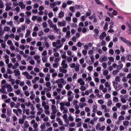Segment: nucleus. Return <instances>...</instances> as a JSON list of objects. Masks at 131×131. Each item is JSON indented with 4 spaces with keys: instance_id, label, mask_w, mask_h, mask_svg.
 I'll use <instances>...</instances> for the list:
<instances>
[{
    "instance_id": "423d86ee",
    "label": "nucleus",
    "mask_w": 131,
    "mask_h": 131,
    "mask_svg": "<svg viewBox=\"0 0 131 131\" xmlns=\"http://www.w3.org/2000/svg\"><path fill=\"white\" fill-rule=\"evenodd\" d=\"M122 67H123V64L122 63H121L120 64H119L117 66V70L119 71V70H121L122 69Z\"/></svg>"
},
{
    "instance_id": "c9c22d12",
    "label": "nucleus",
    "mask_w": 131,
    "mask_h": 131,
    "mask_svg": "<svg viewBox=\"0 0 131 131\" xmlns=\"http://www.w3.org/2000/svg\"><path fill=\"white\" fill-rule=\"evenodd\" d=\"M16 103H15V102H11L10 103V107L11 108H13V107H14V106H15Z\"/></svg>"
},
{
    "instance_id": "680f3d73",
    "label": "nucleus",
    "mask_w": 131,
    "mask_h": 131,
    "mask_svg": "<svg viewBox=\"0 0 131 131\" xmlns=\"http://www.w3.org/2000/svg\"><path fill=\"white\" fill-rule=\"evenodd\" d=\"M112 105V101L111 100H109L108 102H107V106H110Z\"/></svg>"
},
{
    "instance_id": "20e7f679",
    "label": "nucleus",
    "mask_w": 131,
    "mask_h": 131,
    "mask_svg": "<svg viewBox=\"0 0 131 131\" xmlns=\"http://www.w3.org/2000/svg\"><path fill=\"white\" fill-rule=\"evenodd\" d=\"M5 86L6 87V89L9 90V92H13V89H12V85H11V84H6Z\"/></svg>"
},
{
    "instance_id": "13d9d810",
    "label": "nucleus",
    "mask_w": 131,
    "mask_h": 131,
    "mask_svg": "<svg viewBox=\"0 0 131 131\" xmlns=\"http://www.w3.org/2000/svg\"><path fill=\"white\" fill-rule=\"evenodd\" d=\"M122 109L123 110H125L127 109V105H122Z\"/></svg>"
},
{
    "instance_id": "338daca9",
    "label": "nucleus",
    "mask_w": 131,
    "mask_h": 131,
    "mask_svg": "<svg viewBox=\"0 0 131 131\" xmlns=\"http://www.w3.org/2000/svg\"><path fill=\"white\" fill-rule=\"evenodd\" d=\"M124 119V116H121L119 117V120H123Z\"/></svg>"
},
{
    "instance_id": "4c0bfd02",
    "label": "nucleus",
    "mask_w": 131,
    "mask_h": 131,
    "mask_svg": "<svg viewBox=\"0 0 131 131\" xmlns=\"http://www.w3.org/2000/svg\"><path fill=\"white\" fill-rule=\"evenodd\" d=\"M98 103L100 104V105H103L104 104V101L103 100H98Z\"/></svg>"
},
{
    "instance_id": "bf43d9fd",
    "label": "nucleus",
    "mask_w": 131,
    "mask_h": 131,
    "mask_svg": "<svg viewBox=\"0 0 131 131\" xmlns=\"http://www.w3.org/2000/svg\"><path fill=\"white\" fill-rule=\"evenodd\" d=\"M99 121L100 122H103V121H105V118L104 117H101L100 119H99Z\"/></svg>"
},
{
    "instance_id": "f257e3e1",
    "label": "nucleus",
    "mask_w": 131,
    "mask_h": 131,
    "mask_svg": "<svg viewBox=\"0 0 131 131\" xmlns=\"http://www.w3.org/2000/svg\"><path fill=\"white\" fill-rule=\"evenodd\" d=\"M115 80L117 82H115V81H113V84L114 89H115V90L116 91H118V88H117V84H118V82H120V77L119 76H117L116 77Z\"/></svg>"
},
{
    "instance_id": "5701e85b",
    "label": "nucleus",
    "mask_w": 131,
    "mask_h": 131,
    "mask_svg": "<svg viewBox=\"0 0 131 131\" xmlns=\"http://www.w3.org/2000/svg\"><path fill=\"white\" fill-rule=\"evenodd\" d=\"M119 72V71H118V70H116L113 71V75H116V74H117V73H118Z\"/></svg>"
},
{
    "instance_id": "de8ad7c7",
    "label": "nucleus",
    "mask_w": 131,
    "mask_h": 131,
    "mask_svg": "<svg viewBox=\"0 0 131 131\" xmlns=\"http://www.w3.org/2000/svg\"><path fill=\"white\" fill-rule=\"evenodd\" d=\"M15 93L17 95H21V91H20V90H17L16 91H15Z\"/></svg>"
},
{
    "instance_id": "603ef678",
    "label": "nucleus",
    "mask_w": 131,
    "mask_h": 131,
    "mask_svg": "<svg viewBox=\"0 0 131 131\" xmlns=\"http://www.w3.org/2000/svg\"><path fill=\"white\" fill-rule=\"evenodd\" d=\"M48 16H49V18H52V17H53V16H54V14H53V12H49L48 13Z\"/></svg>"
},
{
    "instance_id": "a878e982",
    "label": "nucleus",
    "mask_w": 131,
    "mask_h": 131,
    "mask_svg": "<svg viewBox=\"0 0 131 131\" xmlns=\"http://www.w3.org/2000/svg\"><path fill=\"white\" fill-rule=\"evenodd\" d=\"M120 38L121 39V40H122V41H123L124 42H125V43L126 42V41H127V40L126 39H125V38L123 37H120Z\"/></svg>"
},
{
    "instance_id": "f704fd0d",
    "label": "nucleus",
    "mask_w": 131,
    "mask_h": 131,
    "mask_svg": "<svg viewBox=\"0 0 131 131\" xmlns=\"http://www.w3.org/2000/svg\"><path fill=\"white\" fill-rule=\"evenodd\" d=\"M30 98L31 100H34V98H35V94H32L30 96Z\"/></svg>"
},
{
    "instance_id": "e2e57ef3",
    "label": "nucleus",
    "mask_w": 131,
    "mask_h": 131,
    "mask_svg": "<svg viewBox=\"0 0 131 131\" xmlns=\"http://www.w3.org/2000/svg\"><path fill=\"white\" fill-rule=\"evenodd\" d=\"M16 58H17V60H19V61H21V55L18 54L16 56Z\"/></svg>"
},
{
    "instance_id": "b1692460",
    "label": "nucleus",
    "mask_w": 131,
    "mask_h": 131,
    "mask_svg": "<svg viewBox=\"0 0 131 131\" xmlns=\"http://www.w3.org/2000/svg\"><path fill=\"white\" fill-rule=\"evenodd\" d=\"M105 99H110L111 98V95L110 94H106L105 95Z\"/></svg>"
},
{
    "instance_id": "0e129e2a",
    "label": "nucleus",
    "mask_w": 131,
    "mask_h": 131,
    "mask_svg": "<svg viewBox=\"0 0 131 131\" xmlns=\"http://www.w3.org/2000/svg\"><path fill=\"white\" fill-rule=\"evenodd\" d=\"M113 47V42L111 41L108 45V48H112Z\"/></svg>"
},
{
    "instance_id": "f3484780",
    "label": "nucleus",
    "mask_w": 131,
    "mask_h": 131,
    "mask_svg": "<svg viewBox=\"0 0 131 131\" xmlns=\"http://www.w3.org/2000/svg\"><path fill=\"white\" fill-rule=\"evenodd\" d=\"M109 73V71L108 70H105L103 72V74L104 76L108 75V74Z\"/></svg>"
},
{
    "instance_id": "6e6d98bb",
    "label": "nucleus",
    "mask_w": 131,
    "mask_h": 131,
    "mask_svg": "<svg viewBox=\"0 0 131 131\" xmlns=\"http://www.w3.org/2000/svg\"><path fill=\"white\" fill-rule=\"evenodd\" d=\"M75 66H76V65L75 64V63H73L71 64L70 68H75Z\"/></svg>"
},
{
    "instance_id": "c85d7f7f",
    "label": "nucleus",
    "mask_w": 131,
    "mask_h": 131,
    "mask_svg": "<svg viewBox=\"0 0 131 131\" xmlns=\"http://www.w3.org/2000/svg\"><path fill=\"white\" fill-rule=\"evenodd\" d=\"M125 43H126V45L127 46H128V47H130L131 48V42H130L129 40H127L126 41Z\"/></svg>"
},
{
    "instance_id": "e433bc0d",
    "label": "nucleus",
    "mask_w": 131,
    "mask_h": 131,
    "mask_svg": "<svg viewBox=\"0 0 131 131\" xmlns=\"http://www.w3.org/2000/svg\"><path fill=\"white\" fill-rule=\"evenodd\" d=\"M29 73H28V72H27V71L22 73V75H25V76H26V77H27V76H28V75H29Z\"/></svg>"
},
{
    "instance_id": "6e6552de",
    "label": "nucleus",
    "mask_w": 131,
    "mask_h": 131,
    "mask_svg": "<svg viewBox=\"0 0 131 131\" xmlns=\"http://www.w3.org/2000/svg\"><path fill=\"white\" fill-rule=\"evenodd\" d=\"M59 71L62 73H67V70L63 69L61 67L59 68Z\"/></svg>"
},
{
    "instance_id": "a211bd4d",
    "label": "nucleus",
    "mask_w": 131,
    "mask_h": 131,
    "mask_svg": "<svg viewBox=\"0 0 131 131\" xmlns=\"http://www.w3.org/2000/svg\"><path fill=\"white\" fill-rule=\"evenodd\" d=\"M108 30V23H105V24L104 27V30Z\"/></svg>"
},
{
    "instance_id": "1a4fd4ad",
    "label": "nucleus",
    "mask_w": 131,
    "mask_h": 131,
    "mask_svg": "<svg viewBox=\"0 0 131 131\" xmlns=\"http://www.w3.org/2000/svg\"><path fill=\"white\" fill-rule=\"evenodd\" d=\"M75 8L76 10H80V9H82L83 8V6L82 5H76L75 6Z\"/></svg>"
},
{
    "instance_id": "3c124183",
    "label": "nucleus",
    "mask_w": 131,
    "mask_h": 131,
    "mask_svg": "<svg viewBox=\"0 0 131 131\" xmlns=\"http://www.w3.org/2000/svg\"><path fill=\"white\" fill-rule=\"evenodd\" d=\"M93 69V66H91L88 67V70H89V71H92Z\"/></svg>"
},
{
    "instance_id": "aec40b11",
    "label": "nucleus",
    "mask_w": 131,
    "mask_h": 131,
    "mask_svg": "<svg viewBox=\"0 0 131 131\" xmlns=\"http://www.w3.org/2000/svg\"><path fill=\"white\" fill-rule=\"evenodd\" d=\"M66 21H68V22H70L71 21V16H67L66 17Z\"/></svg>"
},
{
    "instance_id": "c756f323",
    "label": "nucleus",
    "mask_w": 131,
    "mask_h": 131,
    "mask_svg": "<svg viewBox=\"0 0 131 131\" xmlns=\"http://www.w3.org/2000/svg\"><path fill=\"white\" fill-rule=\"evenodd\" d=\"M121 60L122 62H125V56L123 55L122 57H121Z\"/></svg>"
},
{
    "instance_id": "4d7b16f0",
    "label": "nucleus",
    "mask_w": 131,
    "mask_h": 131,
    "mask_svg": "<svg viewBox=\"0 0 131 131\" xmlns=\"http://www.w3.org/2000/svg\"><path fill=\"white\" fill-rule=\"evenodd\" d=\"M62 47H63V43H61V44H60V45H59V46H57L56 47V49H61V48H62Z\"/></svg>"
},
{
    "instance_id": "79ce46f5",
    "label": "nucleus",
    "mask_w": 131,
    "mask_h": 131,
    "mask_svg": "<svg viewBox=\"0 0 131 131\" xmlns=\"http://www.w3.org/2000/svg\"><path fill=\"white\" fill-rule=\"evenodd\" d=\"M25 95L26 97H29V95H30V94L29 93V92L26 91H25Z\"/></svg>"
},
{
    "instance_id": "2f4dec72",
    "label": "nucleus",
    "mask_w": 131,
    "mask_h": 131,
    "mask_svg": "<svg viewBox=\"0 0 131 131\" xmlns=\"http://www.w3.org/2000/svg\"><path fill=\"white\" fill-rule=\"evenodd\" d=\"M42 27L43 28H47V27H48V24H47L46 22L43 23Z\"/></svg>"
},
{
    "instance_id": "473e14b6",
    "label": "nucleus",
    "mask_w": 131,
    "mask_h": 131,
    "mask_svg": "<svg viewBox=\"0 0 131 131\" xmlns=\"http://www.w3.org/2000/svg\"><path fill=\"white\" fill-rule=\"evenodd\" d=\"M102 67H103V68L104 69H105V68H107V63L103 62L102 63Z\"/></svg>"
},
{
    "instance_id": "2eb2a0df",
    "label": "nucleus",
    "mask_w": 131,
    "mask_h": 131,
    "mask_svg": "<svg viewBox=\"0 0 131 131\" xmlns=\"http://www.w3.org/2000/svg\"><path fill=\"white\" fill-rule=\"evenodd\" d=\"M95 2L97 5H100L101 6H104V4L101 3L100 0H95Z\"/></svg>"
},
{
    "instance_id": "393cba45",
    "label": "nucleus",
    "mask_w": 131,
    "mask_h": 131,
    "mask_svg": "<svg viewBox=\"0 0 131 131\" xmlns=\"http://www.w3.org/2000/svg\"><path fill=\"white\" fill-rule=\"evenodd\" d=\"M19 123H20V124H23V123H24V119H19Z\"/></svg>"
},
{
    "instance_id": "7c9ffc66",
    "label": "nucleus",
    "mask_w": 131,
    "mask_h": 131,
    "mask_svg": "<svg viewBox=\"0 0 131 131\" xmlns=\"http://www.w3.org/2000/svg\"><path fill=\"white\" fill-rule=\"evenodd\" d=\"M108 60L111 62H114V57H108Z\"/></svg>"
},
{
    "instance_id": "09e8293b",
    "label": "nucleus",
    "mask_w": 131,
    "mask_h": 131,
    "mask_svg": "<svg viewBox=\"0 0 131 131\" xmlns=\"http://www.w3.org/2000/svg\"><path fill=\"white\" fill-rule=\"evenodd\" d=\"M2 98L3 100H5L6 99H8V96L5 95H2Z\"/></svg>"
},
{
    "instance_id": "ea45409f",
    "label": "nucleus",
    "mask_w": 131,
    "mask_h": 131,
    "mask_svg": "<svg viewBox=\"0 0 131 131\" xmlns=\"http://www.w3.org/2000/svg\"><path fill=\"white\" fill-rule=\"evenodd\" d=\"M40 58V57L39 56V55H35L34 56V59L35 60H38Z\"/></svg>"
},
{
    "instance_id": "39448f33",
    "label": "nucleus",
    "mask_w": 131,
    "mask_h": 131,
    "mask_svg": "<svg viewBox=\"0 0 131 131\" xmlns=\"http://www.w3.org/2000/svg\"><path fill=\"white\" fill-rule=\"evenodd\" d=\"M64 15H65V13H64V12L60 11L58 13V18H63V17H64Z\"/></svg>"
},
{
    "instance_id": "a19ab883",
    "label": "nucleus",
    "mask_w": 131,
    "mask_h": 131,
    "mask_svg": "<svg viewBox=\"0 0 131 131\" xmlns=\"http://www.w3.org/2000/svg\"><path fill=\"white\" fill-rule=\"evenodd\" d=\"M123 124L124 125H126V126H127V125H128V124H129V122H128V121H125L123 122Z\"/></svg>"
},
{
    "instance_id": "f03ea898",
    "label": "nucleus",
    "mask_w": 131,
    "mask_h": 131,
    "mask_svg": "<svg viewBox=\"0 0 131 131\" xmlns=\"http://www.w3.org/2000/svg\"><path fill=\"white\" fill-rule=\"evenodd\" d=\"M46 86L47 88H48H48H45L43 89V91H46L47 92H50V91H51V90H52V87L51 86V82H47L46 83Z\"/></svg>"
},
{
    "instance_id": "c03bdc74",
    "label": "nucleus",
    "mask_w": 131,
    "mask_h": 131,
    "mask_svg": "<svg viewBox=\"0 0 131 131\" xmlns=\"http://www.w3.org/2000/svg\"><path fill=\"white\" fill-rule=\"evenodd\" d=\"M31 9H32V6H27V7H26L27 11H30V10H31Z\"/></svg>"
},
{
    "instance_id": "774afa93",
    "label": "nucleus",
    "mask_w": 131,
    "mask_h": 131,
    "mask_svg": "<svg viewBox=\"0 0 131 131\" xmlns=\"http://www.w3.org/2000/svg\"><path fill=\"white\" fill-rule=\"evenodd\" d=\"M101 46H106V41L102 40L101 41Z\"/></svg>"
},
{
    "instance_id": "412c9836",
    "label": "nucleus",
    "mask_w": 131,
    "mask_h": 131,
    "mask_svg": "<svg viewBox=\"0 0 131 131\" xmlns=\"http://www.w3.org/2000/svg\"><path fill=\"white\" fill-rule=\"evenodd\" d=\"M25 105H26V106H27V107H29V106H31L32 105V103L30 102H26L25 103Z\"/></svg>"
},
{
    "instance_id": "4468645a",
    "label": "nucleus",
    "mask_w": 131,
    "mask_h": 131,
    "mask_svg": "<svg viewBox=\"0 0 131 131\" xmlns=\"http://www.w3.org/2000/svg\"><path fill=\"white\" fill-rule=\"evenodd\" d=\"M112 14L113 16H117V14H118V12H117V11L114 10Z\"/></svg>"
},
{
    "instance_id": "f8f14e48",
    "label": "nucleus",
    "mask_w": 131,
    "mask_h": 131,
    "mask_svg": "<svg viewBox=\"0 0 131 131\" xmlns=\"http://www.w3.org/2000/svg\"><path fill=\"white\" fill-rule=\"evenodd\" d=\"M10 29H11V28H10V27H5L4 28V30H3V31H5V32H7V31H10Z\"/></svg>"
},
{
    "instance_id": "bb28decb",
    "label": "nucleus",
    "mask_w": 131,
    "mask_h": 131,
    "mask_svg": "<svg viewBox=\"0 0 131 131\" xmlns=\"http://www.w3.org/2000/svg\"><path fill=\"white\" fill-rule=\"evenodd\" d=\"M80 90L83 92L86 90V88H85V86H81Z\"/></svg>"
},
{
    "instance_id": "0eeeda50",
    "label": "nucleus",
    "mask_w": 131,
    "mask_h": 131,
    "mask_svg": "<svg viewBox=\"0 0 131 131\" xmlns=\"http://www.w3.org/2000/svg\"><path fill=\"white\" fill-rule=\"evenodd\" d=\"M13 73H15V76L20 75V71H19V69L14 70Z\"/></svg>"
},
{
    "instance_id": "052dcab7",
    "label": "nucleus",
    "mask_w": 131,
    "mask_h": 131,
    "mask_svg": "<svg viewBox=\"0 0 131 131\" xmlns=\"http://www.w3.org/2000/svg\"><path fill=\"white\" fill-rule=\"evenodd\" d=\"M121 93L123 94L124 95L126 94V90H125L124 89H123L121 91Z\"/></svg>"
},
{
    "instance_id": "4be33fe9",
    "label": "nucleus",
    "mask_w": 131,
    "mask_h": 131,
    "mask_svg": "<svg viewBox=\"0 0 131 131\" xmlns=\"http://www.w3.org/2000/svg\"><path fill=\"white\" fill-rule=\"evenodd\" d=\"M54 31H56V32H58L59 31V29H58V28H57V26L55 25H54Z\"/></svg>"
},
{
    "instance_id": "ddd939ff",
    "label": "nucleus",
    "mask_w": 131,
    "mask_h": 131,
    "mask_svg": "<svg viewBox=\"0 0 131 131\" xmlns=\"http://www.w3.org/2000/svg\"><path fill=\"white\" fill-rule=\"evenodd\" d=\"M56 6H57V3H56V2H54L53 3L50 4V7L52 9H53V8H55Z\"/></svg>"
},
{
    "instance_id": "6ab92c4d",
    "label": "nucleus",
    "mask_w": 131,
    "mask_h": 131,
    "mask_svg": "<svg viewBox=\"0 0 131 131\" xmlns=\"http://www.w3.org/2000/svg\"><path fill=\"white\" fill-rule=\"evenodd\" d=\"M113 101L115 102V103H117V102H119V100H118V97H115L113 98Z\"/></svg>"
},
{
    "instance_id": "69168bd1",
    "label": "nucleus",
    "mask_w": 131,
    "mask_h": 131,
    "mask_svg": "<svg viewBox=\"0 0 131 131\" xmlns=\"http://www.w3.org/2000/svg\"><path fill=\"white\" fill-rule=\"evenodd\" d=\"M41 41H38L36 44L37 47H41Z\"/></svg>"
},
{
    "instance_id": "9d476101",
    "label": "nucleus",
    "mask_w": 131,
    "mask_h": 131,
    "mask_svg": "<svg viewBox=\"0 0 131 131\" xmlns=\"http://www.w3.org/2000/svg\"><path fill=\"white\" fill-rule=\"evenodd\" d=\"M126 59L127 61H130L131 62V54H128L126 56Z\"/></svg>"
},
{
    "instance_id": "a18cd8bd",
    "label": "nucleus",
    "mask_w": 131,
    "mask_h": 131,
    "mask_svg": "<svg viewBox=\"0 0 131 131\" xmlns=\"http://www.w3.org/2000/svg\"><path fill=\"white\" fill-rule=\"evenodd\" d=\"M11 9H12L11 6H8V5H7L5 11H10Z\"/></svg>"
},
{
    "instance_id": "cd10ccee",
    "label": "nucleus",
    "mask_w": 131,
    "mask_h": 131,
    "mask_svg": "<svg viewBox=\"0 0 131 131\" xmlns=\"http://www.w3.org/2000/svg\"><path fill=\"white\" fill-rule=\"evenodd\" d=\"M107 14L108 16L111 17V18H114V16H113V14H112V13H111L109 12H107Z\"/></svg>"
},
{
    "instance_id": "864d4df0",
    "label": "nucleus",
    "mask_w": 131,
    "mask_h": 131,
    "mask_svg": "<svg viewBox=\"0 0 131 131\" xmlns=\"http://www.w3.org/2000/svg\"><path fill=\"white\" fill-rule=\"evenodd\" d=\"M66 90H67L68 91H69L70 90V85L69 84H67L66 86Z\"/></svg>"
},
{
    "instance_id": "9b49d317",
    "label": "nucleus",
    "mask_w": 131,
    "mask_h": 131,
    "mask_svg": "<svg viewBox=\"0 0 131 131\" xmlns=\"http://www.w3.org/2000/svg\"><path fill=\"white\" fill-rule=\"evenodd\" d=\"M31 32L29 30H27V32L25 35V37H29V36L30 35V33Z\"/></svg>"
},
{
    "instance_id": "37998d69",
    "label": "nucleus",
    "mask_w": 131,
    "mask_h": 131,
    "mask_svg": "<svg viewBox=\"0 0 131 131\" xmlns=\"http://www.w3.org/2000/svg\"><path fill=\"white\" fill-rule=\"evenodd\" d=\"M45 43L46 48H50V45L49 44V42H48L47 41H45Z\"/></svg>"
},
{
    "instance_id": "7ed1b4c3",
    "label": "nucleus",
    "mask_w": 131,
    "mask_h": 131,
    "mask_svg": "<svg viewBox=\"0 0 131 131\" xmlns=\"http://www.w3.org/2000/svg\"><path fill=\"white\" fill-rule=\"evenodd\" d=\"M58 24L59 26H61V27H64L66 26V21L63 20L62 22L59 21L58 22Z\"/></svg>"
},
{
    "instance_id": "5fc2aeb1",
    "label": "nucleus",
    "mask_w": 131,
    "mask_h": 131,
    "mask_svg": "<svg viewBox=\"0 0 131 131\" xmlns=\"http://www.w3.org/2000/svg\"><path fill=\"white\" fill-rule=\"evenodd\" d=\"M77 47H79V48H81V46H82V43H81V42H78L77 43Z\"/></svg>"
},
{
    "instance_id": "dca6fc26",
    "label": "nucleus",
    "mask_w": 131,
    "mask_h": 131,
    "mask_svg": "<svg viewBox=\"0 0 131 131\" xmlns=\"http://www.w3.org/2000/svg\"><path fill=\"white\" fill-rule=\"evenodd\" d=\"M47 60H48V58L47 57V56H44L42 58V61L43 63H46V62H47Z\"/></svg>"
},
{
    "instance_id": "49530a36",
    "label": "nucleus",
    "mask_w": 131,
    "mask_h": 131,
    "mask_svg": "<svg viewBox=\"0 0 131 131\" xmlns=\"http://www.w3.org/2000/svg\"><path fill=\"white\" fill-rule=\"evenodd\" d=\"M74 10H75L74 7L73 6L70 7V10L71 11V12H74Z\"/></svg>"
},
{
    "instance_id": "72a5a7b5",
    "label": "nucleus",
    "mask_w": 131,
    "mask_h": 131,
    "mask_svg": "<svg viewBox=\"0 0 131 131\" xmlns=\"http://www.w3.org/2000/svg\"><path fill=\"white\" fill-rule=\"evenodd\" d=\"M39 7V5H38V4L36 3L34 4V6H33V8L34 9H37V8H38Z\"/></svg>"
},
{
    "instance_id": "8fccbe9b",
    "label": "nucleus",
    "mask_w": 131,
    "mask_h": 131,
    "mask_svg": "<svg viewBox=\"0 0 131 131\" xmlns=\"http://www.w3.org/2000/svg\"><path fill=\"white\" fill-rule=\"evenodd\" d=\"M29 63L30 64H31V65H34V64H35V61H34V60H31L29 61Z\"/></svg>"
},
{
    "instance_id": "58836bf2",
    "label": "nucleus",
    "mask_w": 131,
    "mask_h": 131,
    "mask_svg": "<svg viewBox=\"0 0 131 131\" xmlns=\"http://www.w3.org/2000/svg\"><path fill=\"white\" fill-rule=\"evenodd\" d=\"M11 110L7 109V114L8 115V116H11Z\"/></svg>"
}]
</instances>
